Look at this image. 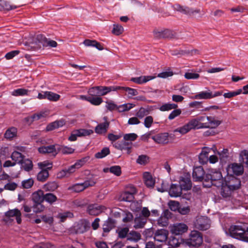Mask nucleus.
<instances>
[{
  "label": "nucleus",
  "instance_id": "obj_1",
  "mask_svg": "<svg viewBox=\"0 0 248 248\" xmlns=\"http://www.w3.org/2000/svg\"><path fill=\"white\" fill-rule=\"evenodd\" d=\"M209 116H201L197 118L193 119L182 127H178L174 130V132H178L184 135L186 134L192 129L196 128H206L203 127L204 123H208Z\"/></svg>",
  "mask_w": 248,
  "mask_h": 248
},
{
  "label": "nucleus",
  "instance_id": "obj_2",
  "mask_svg": "<svg viewBox=\"0 0 248 248\" xmlns=\"http://www.w3.org/2000/svg\"><path fill=\"white\" fill-rule=\"evenodd\" d=\"M205 178V182L210 183L206 186V187H210L211 186L220 187L224 182L221 172L214 169L209 170L206 173Z\"/></svg>",
  "mask_w": 248,
  "mask_h": 248
},
{
  "label": "nucleus",
  "instance_id": "obj_3",
  "mask_svg": "<svg viewBox=\"0 0 248 248\" xmlns=\"http://www.w3.org/2000/svg\"><path fill=\"white\" fill-rule=\"evenodd\" d=\"M229 232L231 237L248 242V228L244 224L232 225Z\"/></svg>",
  "mask_w": 248,
  "mask_h": 248
},
{
  "label": "nucleus",
  "instance_id": "obj_4",
  "mask_svg": "<svg viewBox=\"0 0 248 248\" xmlns=\"http://www.w3.org/2000/svg\"><path fill=\"white\" fill-rule=\"evenodd\" d=\"M44 192L42 190H38L33 192L31 195V200L33 202V211L35 213L43 212L46 207L43 204L45 201Z\"/></svg>",
  "mask_w": 248,
  "mask_h": 248
},
{
  "label": "nucleus",
  "instance_id": "obj_5",
  "mask_svg": "<svg viewBox=\"0 0 248 248\" xmlns=\"http://www.w3.org/2000/svg\"><path fill=\"white\" fill-rule=\"evenodd\" d=\"M90 222L86 219H81L74 223L69 229V232L72 234H82L90 229Z\"/></svg>",
  "mask_w": 248,
  "mask_h": 248
},
{
  "label": "nucleus",
  "instance_id": "obj_6",
  "mask_svg": "<svg viewBox=\"0 0 248 248\" xmlns=\"http://www.w3.org/2000/svg\"><path fill=\"white\" fill-rule=\"evenodd\" d=\"M152 139L156 143L166 145L173 143L176 140V136L173 133L164 132L152 136Z\"/></svg>",
  "mask_w": 248,
  "mask_h": 248
},
{
  "label": "nucleus",
  "instance_id": "obj_7",
  "mask_svg": "<svg viewBox=\"0 0 248 248\" xmlns=\"http://www.w3.org/2000/svg\"><path fill=\"white\" fill-rule=\"evenodd\" d=\"M203 242L202 233L198 231L193 230L190 232L189 238L186 240V244L189 246L199 247Z\"/></svg>",
  "mask_w": 248,
  "mask_h": 248
},
{
  "label": "nucleus",
  "instance_id": "obj_8",
  "mask_svg": "<svg viewBox=\"0 0 248 248\" xmlns=\"http://www.w3.org/2000/svg\"><path fill=\"white\" fill-rule=\"evenodd\" d=\"M5 218L3 219V221L5 223H11L13 221V219H11V217H15L16 221L18 224H20L22 222L21 219V213L20 211L15 208L14 209H10L5 213Z\"/></svg>",
  "mask_w": 248,
  "mask_h": 248
},
{
  "label": "nucleus",
  "instance_id": "obj_9",
  "mask_svg": "<svg viewBox=\"0 0 248 248\" xmlns=\"http://www.w3.org/2000/svg\"><path fill=\"white\" fill-rule=\"evenodd\" d=\"M96 182L93 179H88L82 183H77L68 187L67 189L74 192H80L86 188L94 186Z\"/></svg>",
  "mask_w": 248,
  "mask_h": 248
},
{
  "label": "nucleus",
  "instance_id": "obj_10",
  "mask_svg": "<svg viewBox=\"0 0 248 248\" xmlns=\"http://www.w3.org/2000/svg\"><path fill=\"white\" fill-rule=\"evenodd\" d=\"M211 226V220L207 217L201 216L196 219L194 222L195 228L200 231H205L209 229Z\"/></svg>",
  "mask_w": 248,
  "mask_h": 248
},
{
  "label": "nucleus",
  "instance_id": "obj_11",
  "mask_svg": "<svg viewBox=\"0 0 248 248\" xmlns=\"http://www.w3.org/2000/svg\"><path fill=\"white\" fill-rule=\"evenodd\" d=\"M89 157H83L78 160L74 164L69 166L67 168L64 169L66 175L69 177L72 173L76 171L77 169H79L88 161Z\"/></svg>",
  "mask_w": 248,
  "mask_h": 248
},
{
  "label": "nucleus",
  "instance_id": "obj_12",
  "mask_svg": "<svg viewBox=\"0 0 248 248\" xmlns=\"http://www.w3.org/2000/svg\"><path fill=\"white\" fill-rule=\"evenodd\" d=\"M173 7L175 10L188 16H194L195 14L201 13L200 9H194L187 6H182L179 4H175Z\"/></svg>",
  "mask_w": 248,
  "mask_h": 248
},
{
  "label": "nucleus",
  "instance_id": "obj_13",
  "mask_svg": "<svg viewBox=\"0 0 248 248\" xmlns=\"http://www.w3.org/2000/svg\"><path fill=\"white\" fill-rule=\"evenodd\" d=\"M224 184L227 185L233 191L238 189L241 186V181L239 179L231 175L224 179Z\"/></svg>",
  "mask_w": 248,
  "mask_h": 248
},
{
  "label": "nucleus",
  "instance_id": "obj_14",
  "mask_svg": "<svg viewBox=\"0 0 248 248\" xmlns=\"http://www.w3.org/2000/svg\"><path fill=\"white\" fill-rule=\"evenodd\" d=\"M108 89L104 88V86H94L90 88L88 93H89L88 96H101L107 94L108 93Z\"/></svg>",
  "mask_w": 248,
  "mask_h": 248
},
{
  "label": "nucleus",
  "instance_id": "obj_15",
  "mask_svg": "<svg viewBox=\"0 0 248 248\" xmlns=\"http://www.w3.org/2000/svg\"><path fill=\"white\" fill-rule=\"evenodd\" d=\"M205 171L202 166L195 167L192 172V177L194 181L202 182L204 180L205 182Z\"/></svg>",
  "mask_w": 248,
  "mask_h": 248
},
{
  "label": "nucleus",
  "instance_id": "obj_16",
  "mask_svg": "<svg viewBox=\"0 0 248 248\" xmlns=\"http://www.w3.org/2000/svg\"><path fill=\"white\" fill-rule=\"evenodd\" d=\"M179 182V185L184 190H190L192 187V182L189 173L180 177Z\"/></svg>",
  "mask_w": 248,
  "mask_h": 248
},
{
  "label": "nucleus",
  "instance_id": "obj_17",
  "mask_svg": "<svg viewBox=\"0 0 248 248\" xmlns=\"http://www.w3.org/2000/svg\"><path fill=\"white\" fill-rule=\"evenodd\" d=\"M222 91H217L213 93L212 92L203 91L195 95V98L197 99H209L217 96L221 95Z\"/></svg>",
  "mask_w": 248,
  "mask_h": 248
},
{
  "label": "nucleus",
  "instance_id": "obj_18",
  "mask_svg": "<svg viewBox=\"0 0 248 248\" xmlns=\"http://www.w3.org/2000/svg\"><path fill=\"white\" fill-rule=\"evenodd\" d=\"M153 34L155 38L156 39L161 38H173L175 35L173 31L166 29L164 31H159L155 30L153 31Z\"/></svg>",
  "mask_w": 248,
  "mask_h": 248
},
{
  "label": "nucleus",
  "instance_id": "obj_19",
  "mask_svg": "<svg viewBox=\"0 0 248 248\" xmlns=\"http://www.w3.org/2000/svg\"><path fill=\"white\" fill-rule=\"evenodd\" d=\"M136 189L134 187H133L130 192L125 191L122 193L120 196V199L121 201L131 202L133 201L134 199V195L136 194Z\"/></svg>",
  "mask_w": 248,
  "mask_h": 248
},
{
  "label": "nucleus",
  "instance_id": "obj_20",
  "mask_svg": "<svg viewBox=\"0 0 248 248\" xmlns=\"http://www.w3.org/2000/svg\"><path fill=\"white\" fill-rule=\"evenodd\" d=\"M105 208L103 206L98 205L96 204H90L88 206L87 212L92 216H98L101 213Z\"/></svg>",
  "mask_w": 248,
  "mask_h": 248
},
{
  "label": "nucleus",
  "instance_id": "obj_21",
  "mask_svg": "<svg viewBox=\"0 0 248 248\" xmlns=\"http://www.w3.org/2000/svg\"><path fill=\"white\" fill-rule=\"evenodd\" d=\"M80 98L90 102L92 105L94 106H99L103 102L102 98L100 96L92 97L82 95H80Z\"/></svg>",
  "mask_w": 248,
  "mask_h": 248
},
{
  "label": "nucleus",
  "instance_id": "obj_22",
  "mask_svg": "<svg viewBox=\"0 0 248 248\" xmlns=\"http://www.w3.org/2000/svg\"><path fill=\"white\" fill-rule=\"evenodd\" d=\"M183 189L179 185L172 184L169 191V195L171 197H180L182 194Z\"/></svg>",
  "mask_w": 248,
  "mask_h": 248
},
{
  "label": "nucleus",
  "instance_id": "obj_23",
  "mask_svg": "<svg viewBox=\"0 0 248 248\" xmlns=\"http://www.w3.org/2000/svg\"><path fill=\"white\" fill-rule=\"evenodd\" d=\"M115 224L116 221L111 217H108L103 225V232L104 233L109 232L110 230L115 228Z\"/></svg>",
  "mask_w": 248,
  "mask_h": 248
},
{
  "label": "nucleus",
  "instance_id": "obj_24",
  "mask_svg": "<svg viewBox=\"0 0 248 248\" xmlns=\"http://www.w3.org/2000/svg\"><path fill=\"white\" fill-rule=\"evenodd\" d=\"M168 237V232L165 229H161L157 230L154 236V239L155 241L158 242H164Z\"/></svg>",
  "mask_w": 248,
  "mask_h": 248
},
{
  "label": "nucleus",
  "instance_id": "obj_25",
  "mask_svg": "<svg viewBox=\"0 0 248 248\" xmlns=\"http://www.w3.org/2000/svg\"><path fill=\"white\" fill-rule=\"evenodd\" d=\"M229 172H232L233 174L239 176L241 175L244 171V168L242 165L237 163H233L228 170Z\"/></svg>",
  "mask_w": 248,
  "mask_h": 248
},
{
  "label": "nucleus",
  "instance_id": "obj_26",
  "mask_svg": "<svg viewBox=\"0 0 248 248\" xmlns=\"http://www.w3.org/2000/svg\"><path fill=\"white\" fill-rule=\"evenodd\" d=\"M154 78L155 77L152 76H141L139 77L132 78L130 81L138 84H142Z\"/></svg>",
  "mask_w": 248,
  "mask_h": 248
},
{
  "label": "nucleus",
  "instance_id": "obj_27",
  "mask_svg": "<svg viewBox=\"0 0 248 248\" xmlns=\"http://www.w3.org/2000/svg\"><path fill=\"white\" fill-rule=\"evenodd\" d=\"M188 227L184 223H179L174 225L172 232L176 235L181 234L187 231Z\"/></svg>",
  "mask_w": 248,
  "mask_h": 248
},
{
  "label": "nucleus",
  "instance_id": "obj_28",
  "mask_svg": "<svg viewBox=\"0 0 248 248\" xmlns=\"http://www.w3.org/2000/svg\"><path fill=\"white\" fill-rule=\"evenodd\" d=\"M143 179L146 186L149 188H153L155 184V180L153 178L150 172H145L143 173Z\"/></svg>",
  "mask_w": 248,
  "mask_h": 248
},
{
  "label": "nucleus",
  "instance_id": "obj_29",
  "mask_svg": "<svg viewBox=\"0 0 248 248\" xmlns=\"http://www.w3.org/2000/svg\"><path fill=\"white\" fill-rule=\"evenodd\" d=\"M221 123V121L216 120L215 117L209 116L208 117V123H204L203 127H206V128H216Z\"/></svg>",
  "mask_w": 248,
  "mask_h": 248
},
{
  "label": "nucleus",
  "instance_id": "obj_30",
  "mask_svg": "<svg viewBox=\"0 0 248 248\" xmlns=\"http://www.w3.org/2000/svg\"><path fill=\"white\" fill-rule=\"evenodd\" d=\"M209 150V149L206 147L202 149L201 153L199 155V159L200 163L203 165L208 162Z\"/></svg>",
  "mask_w": 248,
  "mask_h": 248
},
{
  "label": "nucleus",
  "instance_id": "obj_31",
  "mask_svg": "<svg viewBox=\"0 0 248 248\" xmlns=\"http://www.w3.org/2000/svg\"><path fill=\"white\" fill-rule=\"evenodd\" d=\"M109 122H105L98 124L95 128V132L98 134L106 133L108 128Z\"/></svg>",
  "mask_w": 248,
  "mask_h": 248
},
{
  "label": "nucleus",
  "instance_id": "obj_32",
  "mask_svg": "<svg viewBox=\"0 0 248 248\" xmlns=\"http://www.w3.org/2000/svg\"><path fill=\"white\" fill-rule=\"evenodd\" d=\"M83 44L85 46L95 47L99 50L104 49L103 45L95 40L85 39Z\"/></svg>",
  "mask_w": 248,
  "mask_h": 248
},
{
  "label": "nucleus",
  "instance_id": "obj_33",
  "mask_svg": "<svg viewBox=\"0 0 248 248\" xmlns=\"http://www.w3.org/2000/svg\"><path fill=\"white\" fill-rule=\"evenodd\" d=\"M59 187L58 182L56 181L48 182L43 186V189L45 191L52 192L55 191Z\"/></svg>",
  "mask_w": 248,
  "mask_h": 248
},
{
  "label": "nucleus",
  "instance_id": "obj_34",
  "mask_svg": "<svg viewBox=\"0 0 248 248\" xmlns=\"http://www.w3.org/2000/svg\"><path fill=\"white\" fill-rule=\"evenodd\" d=\"M44 198L45 201L50 205L55 204L59 200L56 195L51 192L44 194Z\"/></svg>",
  "mask_w": 248,
  "mask_h": 248
},
{
  "label": "nucleus",
  "instance_id": "obj_35",
  "mask_svg": "<svg viewBox=\"0 0 248 248\" xmlns=\"http://www.w3.org/2000/svg\"><path fill=\"white\" fill-rule=\"evenodd\" d=\"M147 222V219L145 217H142V216H140L138 217H136L134 219L135 224L134 227L137 229L142 228L144 227Z\"/></svg>",
  "mask_w": 248,
  "mask_h": 248
},
{
  "label": "nucleus",
  "instance_id": "obj_36",
  "mask_svg": "<svg viewBox=\"0 0 248 248\" xmlns=\"http://www.w3.org/2000/svg\"><path fill=\"white\" fill-rule=\"evenodd\" d=\"M220 186L221 187L220 194L223 197L227 198L231 195L233 190L227 185L224 184V182H223V184L220 185Z\"/></svg>",
  "mask_w": 248,
  "mask_h": 248
},
{
  "label": "nucleus",
  "instance_id": "obj_37",
  "mask_svg": "<svg viewBox=\"0 0 248 248\" xmlns=\"http://www.w3.org/2000/svg\"><path fill=\"white\" fill-rule=\"evenodd\" d=\"M16 128L11 127L8 128L4 134V138L7 140H11L17 135Z\"/></svg>",
  "mask_w": 248,
  "mask_h": 248
},
{
  "label": "nucleus",
  "instance_id": "obj_38",
  "mask_svg": "<svg viewBox=\"0 0 248 248\" xmlns=\"http://www.w3.org/2000/svg\"><path fill=\"white\" fill-rule=\"evenodd\" d=\"M19 6L11 5L8 1L4 0H0V10H7L9 11L14 10Z\"/></svg>",
  "mask_w": 248,
  "mask_h": 248
},
{
  "label": "nucleus",
  "instance_id": "obj_39",
  "mask_svg": "<svg viewBox=\"0 0 248 248\" xmlns=\"http://www.w3.org/2000/svg\"><path fill=\"white\" fill-rule=\"evenodd\" d=\"M38 151L42 154L53 153L56 152L55 146L54 145L43 146L38 148Z\"/></svg>",
  "mask_w": 248,
  "mask_h": 248
},
{
  "label": "nucleus",
  "instance_id": "obj_40",
  "mask_svg": "<svg viewBox=\"0 0 248 248\" xmlns=\"http://www.w3.org/2000/svg\"><path fill=\"white\" fill-rule=\"evenodd\" d=\"M25 156L20 152L14 151L11 155V158L16 164H20L23 161Z\"/></svg>",
  "mask_w": 248,
  "mask_h": 248
},
{
  "label": "nucleus",
  "instance_id": "obj_41",
  "mask_svg": "<svg viewBox=\"0 0 248 248\" xmlns=\"http://www.w3.org/2000/svg\"><path fill=\"white\" fill-rule=\"evenodd\" d=\"M141 239L140 232L136 231H131L127 235V240L131 241L138 242Z\"/></svg>",
  "mask_w": 248,
  "mask_h": 248
},
{
  "label": "nucleus",
  "instance_id": "obj_42",
  "mask_svg": "<svg viewBox=\"0 0 248 248\" xmlns=\"http://www.w3.org/2000/svg\"><path fill=\"white\" fill-rule=\"evenodd\" d=\"M20 164L21 168L27 171H30L32 169L33 164L32 161L29 159H24Z\"/></svg>",
  "mask_w": 248,
  "mask_h": 248
},
{
  "label": "nucleus",
  "instance_id": "obj_43",
  "mask_svg": "<svg viewBox=\"0 0 248 248\" xmlns=\"http://www.w3.org/2000/svg\"><path fill=\"white\" fill-rule=\"evenodd\" d=\"M43 117L42 114H34L33 115L27 117L25 118V122L29 125H30L34 121H37Z\"/></svg>",
  "mask_w": 248,
  "mask_h": 248
},
{
  "label": "nucleus",
  "instance_id": "obj_44",
  "mask_svg": "<svg viewBox=\"0 0 248 248\" xmlns=\"http://www.w3.org/2000/svg\"><path fill=\"white\" fill-rule=\"evenodd\" d=\"M30 91L24 88H19L14 90L12 93V95L15 96H25L29 95Z\"/></svg>",
  "mask_w": 248,
  "mask_h": 248
},
{
  "label": "nucleus",
  "instance_id": "obj_45",
  "mask_svg": "<svg viewBox=\"0 0 248 248\" xmlns=\"http://www.w3.org/2000/svg\"><path fill=\"white\" fill-rule=\"evenodd\" d=\"M49 176L48 170H41L37 175V179L38 181L44 182Z\"/></svg>",
  "mask_w": 248,
  "mask_h": 248
},
{
  "label": "nucleus",
  "instance_id": "obj_46",
  "mask_svg": "<svg viewBox=\"0 0 248 248\" xmlns=\"http://www.w3.org/2000/svg\"><path fill=\"white\" fill-rule=\"evenodd\" d=\"M178 107V105L174 103H166L162 105L159 108V110L162 111H169L172 109H175Z\"/></svg>",
  "mask_w": 248,
  "mask_h": 248
},
{
  "label": "nucleus",
  "instance_id": "obj_47",
  "mask_svg": "<svg viewBox=\"0 0 248 248\" xmlns=\"http://www.w3.org/2000/svg\"><path fill=\"white\" fill-rule=\"evenodd\" d=\"M150 158L148 156L145 155H140L138 156L137 159V163L141 165H145L149 163Z\"/></svg>",
  "mask_w": 248,
  "mask_h": 248
},
{
  "label": "nucleus",
  "instance_id": "obj_48",
  "mask_svg": "<svg viewBox=\"0 0 248 248\" xmlns=\"http://www.w3.org/2000/svg\"><path fill=\"white\" fill-rule=\"evenodd\" d=\"M110 154V150L108 147L103 148L100 152L95 154L96 158H102Z\"/></svg>",
  "mask_w": 248,
  "mask_h": 248
},
{
  "label": "nucleus",
  "instance_id": "obj_49",
  "mask_svg": "<svg viewBox=\"0 0 248 248\" xmlns=\"http://www.w3.org/2000/svg\"><path fill=\"white\" fill-rule=\"evenodd\" d=\"M38 165L41 170H50L52 168V163L48 161H45L38 163Z\"/></svg>",
  "mask_w": 248,
  "mask_h": 248
},
{
  "label": "nucleus",
  "instance_id": "obj_50",
  "mask_svg": "<svg viewBox=\"0 0 248 248\" xmlns=\"http://www.w3.org/2000/svg\"><path fill=\"white\" fill-rule=\"evenodd\" d=\"M58 217L62 222H64L67 218H73L74 214L71 212L68 211L63 213H60Z\"/></svg>",
  "mask_w": 248,
  "mask_h": 248
},
{
  "label": "nucleus",
  "instance_id": "obj_51",
  "mask_svg": "<svg viewBox=\"0 0 248 248\" xmlns=\"http://www.w3.org/2000/svg\"><path fill=\"white\" fill-rule=\"evenodd\" d=\"M46 99L51 101H57L59 100L60 95L56 93L46 91Z\"/></svg>",
  "mask_w": 248,
  "mask_h": 248
},
{
  "label": "nucleus",
  "instance_id": "obj_52",
  "mask_svg": "<svg viewBox=\"0 0 248 248\" xmlns=\"http://www.w3.org/2000/svg\"><path fill=\"white\" fill-rule=\"evenodd\" d=\"M109 172L117 176H119L122 174L121 168L118 165L111 166L109 168Z\"/></svg>",
  "mask_w": 248,
  "mask_h": 248
},
{
  "label": "nucleus",
  "instance_id": "obj_53",
  "mask_svg": "<svg viewBox=\"0 0 248 248\" xmlns=\"http://www.w3.org/2000/svg\"><path fill=\"white\" fill-rule=\"evenodd\" d=\"M124 31V28L122 26L119 24H114L113 28L112 30L113 34L116 35L121 34Z\"/></svg>",
  "mask_w": 248,
  "mask_h": 248
},
{
  "label": "nucleus",
  "instance_id": "obj_54",
  "mask_svg": "<svg viewBox=\"0 0 248 248\" xmlns=\"http://www.w3.org/2000/svg\"><path fill=\"white\" fill-rule=\"evenodd\" d=\"M170 209L173 211H178L180 207V203L175 201H170L168 203Z\"/></svg>",
  "mask_w": 248,
  "mask_h": 248
},
{
  "label": "nucleus",
  "instance_id": "obj_55",
  "mask_svg": "<svg viewBox=\"0 0 248 248\" xmlns=\"http://www.w3.org/2000/svg\"><path fill=\"white\" fill-rule=\"evenodd\" d=\"M77 132L78 133L79 137L89 136L93 133V130L85 129H78L77 130Z\"/></svg>",
  "mask_w": 248,
  "mask_h": 248
},
{
  "label": "nucleus",
  "instance_id": "obj_56",
  "mask_svg": "<svg viewBox=\"0 0 248 248\" xmlns=\"http://www.w3.org/2000/svg\"><path fill=\"white\" fill-rule=\"evenodd\" d=\"M149 113L148 109L144 108H140L139 110L136 113V115L139 118H142L145 116L147 115Z\"/></svg>",
  "mask_w": 248,
  "mask_h": 248
},
{
  "label": "nucleus",
  "instance_id": "obj_57",
  "mask_svg": "<svg viewBox=\"0 0 248 248\" xmlns=\"http://www.w3.org/2000/svg\"><path fill=\"white\" fill-rule=\"evenodd\" d=\"M219 158L221 161H224L229 156V151L227 149H223L221 152H218Z\"/></svg>",
  "mask_w": 248,
  "mask_h": 248
},
{
  "label": "nucleus",
  "instance_id": "obj_58",
  "mask_svg": "<svg viewBox=\"0 0 248 248\" xmlns=\"http://www.w3.org/2000/svg\"><path fill=\"white\" fill-rule=\"evenodd\" d=\"M242 92V89H240L237 90L236 91L230 92L229 93H225L223 94V96L225 98H231L232 97H233L234 96H235L237 95L240 94V93H241Z\"/></svg>",
  "mask_w": 248,
  "mask_h": 248
},
{
  "label": "nucleus",
  "instance_id": "obj_59",
  "mask_svg": "<svg viewBox=\"0 0 248 248\" xmlns=\"http://www.w3.org/2000/svg\"><path fill=\"white\" fill-rule=\"evenodd\" d=\"M138 138V135L135 133L126 134L124 136V140L135 141Z\"/></svg>",
  "mask_w": 248,
  "mask_h": 248
},
{
  "label": "nucleus",
  "instance_id": "obj_60",
  "mask_svg": "<svg viewBox=\"0 0 248 248\" xmlns=\"http://www.w3.org/2000/svg\"><path fill=\"white\" fill-rule=\"evenodd\" d=\"M240 156L242 158L243 162L248 166V150L242 151L240 153Z\"/></svg>",
  "mask_w": 248,
  "mask_h": 248
},
{
  "label": "nucleus",
  "instance_id": "obj_61",
  "mask_svg": "<svg viewBox=\"0 0 248 248\" xmlns=\"http://www.w3.org/2000/svg\"><path fill=\"white\" fill-rule=\"evenodd\" d=\"M182 111L180 109H174L169 115L168 119L170 120L174 119L175 117L181 114Z\"/></svg>",
  "mask_w": 248,
  "mask_h": 248
},
{
  "label": "nucleus",
  "instance_id": "obj_62",
  "mask_svg": "<svg viewBox=\"0 0 248 248\" xmlns=\"http://www.w3.org/2000/svg\"><path fill=\"white\" fill-rule=\"evenodd\" d=\"M34 181L32 179L24 180L22 182V186L24 188H30L33 185Z\"/></svg>",
  "mask_w": 248,
  "mask_h": 248
},
{
  "label": "nucleus",
  "instance_id": "obj_63",
  "mask_svg": "<svg viewBox=\"0 0 248 248\" xmlns=\"http://www.w3.org/2000/svg\"><path fill=\"white\" fill-rule=\"evenodd\" d=\"M158 224L161 226H166L168 224V219L167 217L161 216L158 220Z\"/></svg>",
  "mask_w": 248,
  "mask_h": 248
},
{
  "label": "nucleus",
  "instance_id": "obj_64",
  "mask_svg": "<svg viewBox=\"0 0 248 248\" xmlns=\"http://www.w3.org/2000/svg\"><path fill=\"white\" fill-rule=\"evenodd\" d=\"M107 105L106 107L108 110L109 111H113L115 109H117V105L114 103L112 101H108L106 102Z\"/></svg>",
  "mask_w": 248,
  "mask_h": 248
}]
</instances>
